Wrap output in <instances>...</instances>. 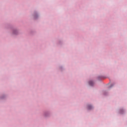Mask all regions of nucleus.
Listing matches in <instances>:
<instances>
[{
    "mask_svg": "<svg viewBox=\"0 0 127 127\" xmlns=\"http://www.w3.org/2000/svg\"><path fill=\"white\" fill-rule=\"evenodd\" d=\"M89 84L90 86H93L94 85V82L92 81L89 82Z\"/></svg>",
    "mask_w": 127,
    "mask_h": 127,
    "instance_id": "nucleus-1",
    "label": "nucleus"
},
{
    "mask_svg": "<svg viewBox=\"0 0 127 127\" xmlns=\"http://www.w3.org/2000/svg\"><path fill=\"white\" fill-rule=\"evenodd\" d=\"M92 108H93V107L90 105H88L87 107L88 110H91Z\"/></svg>",
    "mask_w": 127,
    "mask_h": 127,
    "instance_id": "nucleus-2",
    "label": "nucleus"
}]
</instances>
